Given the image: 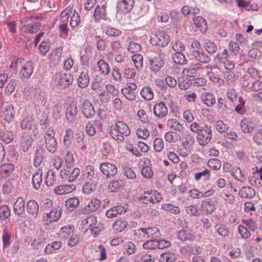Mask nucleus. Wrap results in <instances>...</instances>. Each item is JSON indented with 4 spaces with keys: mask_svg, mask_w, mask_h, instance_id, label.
Returning a JSON list of instances; mask_svg holds the SVG:
<instances>
[{
    "mask_svg": "<svg viewBox=\"0 0 262 262\" xmlns=\"http://www.w3.org/2000/svg\"><path fill=\"white\" fill-rule=\"evenodd\" d=\"M190 129L197 134L196 139L201 145H206L212 139V133L210 125L206 124L202 126L194 122L191 124Z\"/></svg>",
    "mask_w": 262,
    "mask_h": 262,
    "instance_id": "1",
    "label": "nucleus"
},
{
    "mask_svg": "<svg viewBox=\"0 0 262 262\" xmlns=\"http://www.w3.org/2000/svg\"><path fill=\"white\" fill-rule=\"evenodd\" d=\"M191 46L192 49V56L197 61L205 64H207L210 62V58L203 52L201 46L198 41L195 40L193 41L191 43Z\"/></svg>",
    "mask_w": 262,
    "mask_h": 262,
    "instance_id": "2",
    "label": "nucleus"
},
{
    "mask_svg": "<svg viewBox=\"0 0 262 262\" xmlns=\"http://www.w3.org/2000/svg\"><path fill=\"white\" fill-rule=\"evenodd\" d=\"M100 176V173H95V168L91 165H88L85 167V170L82 174L83 181H97Z\"/></svg>",
    "mask_w": 262,
    "mask_h": 262,
    "instance_id": "3",
    "label": "nucleus"
},
{
    "mask_svg": "<svg viewBox=\"0 0 262 262\" xmlns=\"http://www.w3.org/2000/svg\"><path fill=\"white\" fill-rule=\"evenodd\" d=\"M53 131L47 132L45 136L47 149L51 153H54L57 148V143L54 137Z\"/></svg>",
    "mask_w": 262,
    "mask_h": 262,
    "instance_id": "4",
    "label": "nucleus"
},
{
    "mask_svg": "<svg viewBox=\"0 0 262 262\" xmlns=\"http://www.w3.org/2000/svg\"><path fill=\"white\" fill-rule=\"evenodd\" d=\"M169 42V36L162 32L151 38V43L162 47H166Z\"/></svg>",
    "mask_w": 262,
    "mask_h": 262,
    "instance_id": "5",
    "label": "nucleus"
},
{
    "mask_svg": "<svg viewBox=\"0 0 262 262\" xmlns=\"http://www.w3.org/2000/svg\"><path fill=\"white\" fill-rule=\"evenodd\" d=\"M55 77L56 79H58V84L64 88L68 87L73 81L72 75L69 73L64 74L57 73L55 74Z\"/></svg>",
    "mask_w": 262,
    "mask_h": 262,
    "instance_id": "6",
    "label": "nucleus"
},
{
    "mask_svg": "<svg viewBox=\"0 0 262 262\" xmlns=\"http://www.w3.org/2000/svg\"><path fill=\"white\" fill-rule=\"evenodd\" d=\"M21 127L23 129H29L32 130L31 134L35 137L38 134V129L37 124L34 120L29 118L24 119L21 122Z\"/></svg>",
    "mask_w": 262,
    "mask_h": 262,
    "instance_id": "7",
    "label": "nucleus"
},
{
    "mask_svg": "<svg viewBox=\"0 0 262 262\" xmlns=\"http://www.w3.org/2000/svg\"><path fill=\"white\" fill-rule=\"evenodd\" d=\"M62 213V210L61 207L57 206L52 208L50 212L46 213V216L44 215L43 218L45 220V217H47V223L56 222L61 217Z\"/></svg>",
    "mask_w": 262,
    "mask_h": 262,
    "instance_id": "8",
    "label": "nucleus"
},
{
    "mask_svg": "<svg viewBox=\"0 0 262 262\" xmlns=\"http://www.w3.org/2000/svg\"><path fill=\"white\" fill-rule=\"evenodd\" d=\"M150 68L155 72H159L164 66L163 58L159 54H156L154 58L150 59Z\"/></svg>",
    "mask_w": 262,
    "mask_h": 262,
    "instance_id": "9",
    "label": "nucleus"
},
{
    "mask_svg": "<svg viewBox=\"0 0 262 262\" xmlns=\"http://www.w3.org/2000/svg\"><path fill=\"white\" fill-rule=\"evenodd\" d=\"M100 169L102 173L107 178L114 176L117 172L116 166L110 163H103L101 164Z\"/></svg>",
    "mask_w": 262,
    "mask_h": 262,
    "instance_id": "10",
    "label": "nucleus"
},
{
    "mask_svg": "<svg viewBox=\"0 0 262 262\" xmlns=\"http://www.w3.org/2000/svg\"><path fill=\"white\" fill-rule=\"evenodd\" d=\"M154 114L159 119H162L168 114V108L164 102L156 103L154 107Z\"/></svg>",
    "mask_w": 262,
    "mask_h": 262,
    "instance_id": "11",
    "label": "nucleus"
},
{
    "mask_svg": "<svg viewBox=\"0 0 262 262\" xmlns=\"http://www.w3.org/2000/svg\"><path fill=\"white\" fill-rule=\"evenodd\" d=\"M82 113L86 118H92L95 114V110L91 103L85 100L82 105Z\"/></svg>",
    "mask_w": 262,
    "mask_h": 262,
    "instance_id": "12",
    "label": "nucleus"
},
{
    "mask_svg": "<svg viewBox=\"0 0 262 262\" xmlns=\"http://www.w3.org/2000/svg\"><path fill=\"white\" fill-rule=\"evenodd\" d=\"M134 0H121L117 6L118 12L126 13L129 12L134 6Z\"/></svg>",
    "mask_w": 262,
    "mask_h": 262,
    "instance_id": "13",
    "label": "nucleus"
},
{
    "mask_svg": "<svg viewBox=\"0 0 262 262\" xmlns=\"http://www.w3.org/2000/svg\"><path fill=\"white\" fill-rule=\"evenodd\" d=\"M101 201L96 199H92L88 204L83 208L82 212L83 213H89L97 211L100 207Z\"/></svg>",
    "mask_w": 262,
    "mask_h": 262,
    "instance_id": "14",
    "label": "nucleus"
},
{
    "mask_svg": "<svg viewBox=\"0 0 262 262\" xmlns=\"http://www.w3.org/2000/svg\"><path fill=\"white\" fill-rule=\"evenodd\" d=\"M27 211L32 218H36L39 212V205L35 200H30L27 203Z\"/></svg>",
    "mask_w": 262,
    "mask_h": 262,
    "instance_id": "15",
    "label": "nucleus"
},
{
    "mask_svg": "<svg viewBox=\"0 0 262 262\" xmlns=\"http://www.w3.org/2000/svg\"><path fill=\"white\" fill-rule=\"evenodd\" d=\"M33 134H23L20 138V148L24 152L28 151L32 145L33 139Z\"/></svg>",
    "mask_w": 262,
    "mask_h": 262,
    "instance_id": "16",
    "label": "nucleus"
},
{
    "mask_svg": "<svg viewBox=\"0 0 262 262\" xmlns=\"http://www.w3.org/2000/svg\"><path fill=\"white\" fill-rule=\"evenodd\" d=\"M14 169V165L12 163H5L0 166V179L9 177Z\"/></svg>",
    "mask_w": 262,
    "mask_h": 262,
    "instance_id": "17",
    "label": "nucleus"
},
{
    "mask_svg": "<svg viewBox=\"0 0 262 262\" xmlns=\"http://www.w3.org/2000/svg\"><path fill=\"white\" fill-rule=\"evenodd\" d=\"M115 129L120 136H123V137H127L130 134V130L127 124L122 121H117L115 123Z\"/></svg>",
    "mask_w": 262,
    "mask_h": 262,
    "instance_id": "18",
    "label": "nucleus"
},
{
    "mask_svg": "<svg viewBox=\"0 0 262 262\" xmlns=\"http://www.w3.org/2000/svg\"><path fill=\"white\" fill-rule=\"evenodd\" d=\"M77 113L78 109L76 105H70L67 107L66 119L68 122L73 123L76 120Z\"/></svg>",
    "mask_w": 262,
    "mask_h": 262,
    "instance_id": "19",
    "label": "nucleus"
},
{
    "mask_svg": "<svg viewBox=\"0 0 262 262\" xmlns=\"http://www.w3.org/2000/svg\"><path fill=\"white\" fill-rule=\"evenodd\" d=\"M241 128L244 133L250 134L256 127L254 123L248 119H244L241 122Z\"/></svg>",
    "mask_w": 262,
    "mask_h": 262,
    "instance_id": "20",
    "label": "nucleus"
},
{
    "mask_svg": "<svg viewBox=\"0 0 262 262\" xmlns=\"http://www.w3.org/2000/svg\"><path fill=\"white\" fill-rule=\"evenodd\" d=\"M106 6L104 4L101 7L99 6L96 7L94 13V17L96 21L99 22L101 19L106 20Z\"/></svg>",
    "mask_w": 262,
    "mask_h": 262,
    "instance_id": "21",
    "label": "nucleus"
},
{
    "mask_svg": "<svg viewBox=\"0 0 262 262\" xmlns=\"http://www.w3.org/2000/svg\"><path fill=\"white\" fill-rule=\"evenodd\" d=\"M25 210V202L22 198H17L13 205V210L16 215L20 216Z\"/></svg>",
    "mask_w": 262,
    "mask_h": 262,
    "instance_id": "22",
    "label": "nucleus"
},
{
    "mask_svg": "<svg viewBox=\"0 0 262 262\" xmlns=\"http://www.w3.org/2000/svg\"><path fill=\"white\" fill-rule=\"evenodd\" d=\"M84 184L82 187V191L86 194H90L94 192L97 188V181H83Z\"/></svg>",
    "mask_w": 262,
    "mask_h": 262,
    "instance_id": "23",
    "label": "nucleus"
},
{
    "mask_svg": "<svg viewBox=\"0 0 262 262\" xmlns=\"http://www.w3.org/2000/svg\"><path fill=\"white\" fill-rule=\"evenodd\" d=\"M178 238L183 242H192L195 240V237L190 232L186 229L180 230L178 233Z\"/></svg>",
    "mask_w": 262,
    "mask_h": 262,
    "instance_id": "24",
    "label": "nucleus"
},
{
    "mask_svg": "<svg viewBox=\"0 0 262 262\" xmlns=\"http://www.w3.org/2000/svg\"><path fill=\"white\" fill-rule=\"evenodd\" d=\"M75 188L73 185H63L56 187L54 191L57 195H63L72 192Z\"/></svg>",
    "mask_w": 262,
    "mask_h": 262,
    "instance_id": "25",
    "label": "nucleus"
},
{
    "mask_svg": "<svg viewBox=\"0 0 262 262\" xmlns=\"http://www.w3.org/2000/svg\"><path fill=\"white\" fill-rule=\"evenodd\" d=\"M138 231H141L144 233V236L146 235V237L147 238L155 236V238H156L159 237L160 234L159 230L156 227H148L147 228H141L138 230Z\"/></svg>",
    "mask_w": 262,
    "mask_h": 262,
    "instance_id": "26",
    "label": "nucleus"
},
{
    "mask_svg": "<svg viewBox=\"0 0 262 262\" xmlns=\"http://www.w3.org/2000/svg\"><path fill=\"white\" fill-rule=\"evenodd\" d=\"M238 194L242 198L251 199L255 196V191L252 187L244 186L239 191Z\"/></svg>",
    "mask_w": 262,
    "mask_h": 262,
    "instance_id": "27",
    "label": "nucleus"
},
{
    "mask_svg": "<svg viewBox=\"0 0 262 262\" xmlns=\"http://www.w3.org/2000/svg\"><path fill=\"white\" fill-rule=\"evenodd\" d=\"M217 107L220 113L224 116L230 114L231 112V108L227 106L225 100L222 98H219Z\"/></svg>",
    "mask_w": 262,
    "mask_h": 262,
    "instance_id": "28",
    "label": "nucleus"
},
{
    "mask_svg": "<svg viewBox=\"0 0 262 262\" xmlns=\"http://www.w3.org/2000/svg\"><path fill=\"white\" fill-rule=\"evenodd\" d=\"M90 83V77L87 71L81 72L78 78V85L80 88H85Z\"/></svg>",
    "mask_w": 262,
    "mask_h": 262,
    "instance_id": "29",
    "label": "nucleus"
},
{
    "mask_svg": "<svg viewBox=\"0 0 262 262\" xmlns=\"http://www.w3.org/2000/svg\"><path fill=\"white\" fill-rule=\"evenodd\" d=\"M42 171L39 169L38 171L33 174L32 176V184L35 190H38L40 188L42 183Z\"/></svg>",
    "mask_w": 262,
    "mask_h": 262,
    "instance_id": "30",
    "label": "nucleus"
},
{
    "mask_svg": "<svg viewBox=\"0 0 262 262\" xmlns=\"http://www.w3.org/2000/svg\"><path fill=\"white\" fill-rule=\"evenodd\" d=\"M201 99L202 102L208 106H212L215 103V97L211 93L203 94Z\"/></svg>",
    "mask_w": 262,
    "mask_h": 262,
    "instance_id": "31",
    "label": "nucleus"
},
{
    "mask_svg": "<svg viewBox=\"0 0 262 262\" xmlns=\"http://www.w3.org/2000/svg\"><path fill=\"white\" fill-rule=\"evenodd\" d=\"M34 67L31 62H27L21 68V74L23 77L29 78L33 73Z\"/></svg>",
    "mask_w": 262,
    "mask_h": 262,
    "instance_id": "32",
    "label": "nucleus"
},
{
    "mask_svg": "<svg viewBox=\"0 0 262 262\" xmlns=\"http://www.w3.org/2000/svg\"><path fill=\"white\" fill-rule=\"evenodd\" d=\"M193 21L195 26L200 29L202 32H205L207 29V21L201 16L193 18Z\"/></svg>",
    "mask_w": 262,
    "mask_h": 262,
    "instance_id": "33",
    "label": "nucleus"
},
{
    "mask_svg": "<svg viewBox=\"0 0 262 262\" xmlns=\"http://www.w3.org/2000/svg\"><path fill=\"white\" fill-rule=\"evenodd\" d=\"M172 59L175 63L179 65L186 64L188 62L185 55L181 52H176L173 55Z\"/></svg>",
    "mask_w": 262,
    "mask_h": 262,
    "instance_id": "34",
    "label": "nucleus"
},
{
    "mask_svg": "<svg viewBox=\"0 0 262 262\" xmlns=\"http://www.w3.org/2000/svg\"><path fill=\"white\" fill-rule=\"evenodd\" d=\"M62 246V243L60 241L53 242L49 244L45 249V252L46 253L50 254L54 252L55 250L59 249Z\"/></svg>",
    "mask_w": 262,
    "mask_h": 262,
    "instance_id": "35",
    "label": "nucleus"
},
{
    "mask_svg": "<svg viewBox=\"0 0 262 262\" xmlns=\"http://www.w3.org/2000/svg\"><path fill=\"white\" fill-rule=\"evenodd\" d=\"M167 126L171 128L172 129L181 132L183 129V126L180 122L176 119H168L167 121Z\"/></svg>",
    "mask_w": 262,
    "mask_h": 262,
    "instance_id": "36",
    "label": "nucleus"
},
{
    "mask_svg": "<svg viewBox=\"0 0 262 262\" xmlns=\"http://www.w3.org/2000/svg\"><path fill=\"white\" fill-rule=\"evenodd\" d=\"M141 95L145 100H151L154 97V92L149 86H144L140 92Z\"/></svg>",
    "mask_w": 262,
    "mask_h": 262,
    "instance_id": "37",
    "label": "nucleus"
},
{
    "mask_svg": "<svg viewBox=\"0 0 262 262\" xmlns=\"http://www.w3.org/2000/svg\"><path fill=\"white\" fill-rule=\"evenodd\" d=\"M232 176L241 183H244L246 181L244 174L238 167L233 168Z\"/></svg>",
    "mask_w": 262,
    "mask_h": 262,
    "instance_id": "38",
    "label": "nucleus"
},
{
    "mask_svg": "<svg viewBox=\"0 0 262 262\" xmlns=\"http://www.w3.org/2000/svg\"><path fill=\"white\" fill-rule=\"evenodd\" d=\"M176 259V255L171 252H165L161 254L159 261L160 262H174Z\"/></svg>",
    "mask_w": 262,
    "mask_h": 262,
    "instance_id": "39",
    "label": "nucleus"
},
{
    "mask_svg": "<svg viewBox=\"0 0 262 262\" xmlns=\"http://www.w3.org/2000/svg\"><path fill=\"white\" fill-rule=\"evenodd\" d=\"M97 66L99 69V71L103 74L107 75L110 72L108 64L103 60H99L97 62Z\"/></svg>",
    "mask_w": 262,
    "mask_h": 262,
    "instance_id": "40",
    "label": "nucleus"
},
{
    "mask_svg": "<svg viewBox=\"0 0 262 262\" xmlns=\"http://www.w3.org/2000/svg\"><path fill=\"white\" fill-rule=\"evenodd\" d=\"M127 226V222L122 220L116 221L113 225V229L118 232H122L125 230Z\"/></svg>",
    "mask_w": 262,
    "mask_h": 262,
    "instance_id": "41",
    "label": "nucleus"
},
{
    "mask_svg": "<svg viewBox=\"0 0 262 262\" xmlns=\"http://www.w3.org/2000/svg\"><path fill=\"white\" fill-rule=\"evenodd\" d=\"M96 224L97 217L94 215H88L86 218L84 219L81 222V225L83 226H88L90 227L95 226Z\"/></svg>",
    "mask_w": 262,
    "mask_h": 262,
    "instance_id": "42",
    "label": "nucleus"
},
{
    "mask_svg": "<svg viewBox=\"0 0 262 262\" xmlns=\"http://www.w3.org/2000/svg\"><path fill=\"white\" fill-rule=\"evenodd\" d=\"M132 60L137 69L139 70L143 68V59L141 54H135L132 56Z\"/></svg>",
    "mask_w": 262,
    "mask_h": 262,
    "instance_id": "43",
    "label": "nucleus"
},
{
    "mask_svg": "<svg viewBox=\"0 0 262 262\" xmlns=\"http://www.w3.org/2000/svg\"><path fill=\"white\" fill-rule=\"evenodd\" d=\"M161 208L165 211H168L172 214H177L180 213L179 207L174 206L171 204H165L162 205Z\"/></svg>",
    "mask_w": 262,
    "mask_h": 262,
    "instance_id": "44",
    "label": "nucleus"
},
{
    "mask_svg": "<svg viewBox=\"0 0 262 262\" xmlns=\"http://www.w3.org/2000/svg\"><path fill=\"white\" fill-rule=\"evenodd\" d=\"M11 235L10 233L8 231L6 228H5L2 234V241L3 244L4 249L7 247L10 244Z\"/></svg>",
    "mask_w": 262,
    "mask_h": 262,
    "instance_id": "45",
    "label": "nucleus"
},
{
    "mask_svg": "<svg viewBox=\"0 0 262 262\" xmlns=\"http://www.w3.org/2000/svg\"><path fill=\"white\" fill-rule=\"evenodd\" d=\"M253 141L258 145H262V125H259L253 137Z\"/></svg>",
    "mask_w": 262,
    "mask_h": 262,
    "instance_id": "46",
    "label": "nucleus"
},
{
    "mask_svg": "<svg viewBox=\"0 0 262 262\" xmlns=\"http://www.w3.org/2000/svg\"><path fill=\"white\" fill-rule=\"evenodd\" d=\"M122 94L128 100L134 101L136 100V96L135 93L129 88H123L121 90Z\"/></svg>",
    "mask_w": 262,
    "mask_h": 262,
    "instance_id": "47",
    "label": "nucleus"
},
{
    "mask_svg": "<svg viewBox=\"0 0 262 262\" xmlns=\"http://www.w3.org/2000/svg\"><path fill=\"white\" fill-rule=\"evenodd\" d=\"M121 181L119 180L112 181L108 185V189L111 192H118L120 190Z\"/></svg>",
    "mask_w": 262,
    "mask_h": 262,
    "instance_id": "48",
    "label": "nucleus"
},
{
    "mask_svg": "<svg viewBox=\"0 0 262 262\" xmlns=\"http://www.w3.org/2000/svg\"><path fill=\"white\" fill-rule=\"evenodd\" d=\"M10 216V210L6 205L0 207V219L2 220L8 219Z\"/></svg>",
    "mask_w": 262,
    "mask_h": 262,
    "instance_id": "49",
    "label": "nucleus"
},
{
    "mask_svg": "<svg viewBox=\"0 0 262 262\" xmlns=\"http://www.w3.org/2000/svg\"><path fill=\"white\" fill-rule=\"evenodd\" d=\"M238 102L239 103L235 108L236 112L239 114H243L246 111V109L245 107V101L243 100L242 97L238 98Z\"/></svg>",
    "mask_w": 262,
    "mask_h": 262,
    "instance_id": "50",
    "label": "nucleus"
},
{
    "mask_svg": "<svg viewBox=\"0 0 262 262\" xmlns=\"http://www.w3.org/2000/svg\"><path fill=\"white\" fill-rule=\"evenodd\" d=\"M158 244L157 239H151L145 242L143 245V247L145 249H155L158 248Z\"/></svg>",
    "mask_w": 262,
    "mask_h": 262,
    "instance_id": "51",
    "label": "nucleus"
},
{
    "mask_svg": "<svg viewBox=\"0 0 262 262\" xmlns=\"http://www.w3.org/2000/svg\"><path fill=\"white\" fill-rule=\"evenodd\" d=\"M207 165L211 168L217 170L220 169L221 162L218 159H211L208 161Z\"/></svg>",
    "mask_w": 262,
    "mask_h": 262,
    "instance_id": "52",
    "label": "nucleus"
},
{
    "mask_svg": "<svg viewBox=\"0 0 262 262\" xmlns=\"http://www.w3.org/2000/svg\"><path fill=\"white\" fill-rule=\"evenodd\" d=\"M15 112L13 107H9L5 112V119L9 122L14 120Z\"/></svg>",
    "mask_w": 262,
    "mask_h": 262,
    "instance_id": "53",
    "label": "nucleus"
},
{
    "mask_svg": "<svg viewBox=\"0 0 262 262\" xmlns=\"http://www.w3.org/2000/svg\"><path fill=\"white\" fill-rule=\"evenodd\" d=\"M109 134L112 137L118 141L122 142L124 141V137L123 136H120L119 133H117V131L115 129V126L114 128L111 127L109 129Z\"/></svg>",
    "mask_w": 262,
    "mask_h": 262,
    "instance_id": "54",
    "label": "nucleus"
},
{
    "mask_svg": "<svg viewBox=\"0 0 262 262\" xmlns=\"http://www.w3.org/2000/svg\"><path fill=\"white\" fill-rule=\"evenodd\" d=\"M228 56L227 50L224 49L222 52L217 53L215 59L221 63H225V61L227 60Z\"/></svg>",
    "mask_w": 262,
    "mask_h": 262,
    "instance_id": "55",
    "label": "nucleus"
},
{
    "mask_svg": "<svg viewBox=\"0 0 262 262\" xmlns=\"http://www.w3.org/2000/svg\"><path fill=\"white\" fill-rule=\"evenodd\" d=\"M205 47L209 54H213L217 51V46L210 41H208L205 43Z\"/></svg>",
    "mask_w": 262,
    "mask_h": 262,
    "instance_id": "56",
    "label": "nucleus"
},
{
    "mask_svg": "<svg viewBox=\"0 0 262 262\" xmlns=\"http://www.w3.org/2000/svg\"><path fill=\"white\" fill-rule=\"evenodd\" d=\"M80 23V17L76 10L74 11L73 15L71 18L70 26L72 28L77 26Z\"/></svg>",
    "mask_w": 262,
    "mask_h": 262,
    "instance_id": "57",
    "label": "nucleus"
},
{
    "mask_svg": "<svg viewBox=\"0 0 262 262\" xmlns=\"http://www.w3.org/2000/svg\"><path fill=\"white\" fill-rule=\"evenodd\" d=\"M154 147L156 151H161L164 147V143L162 139L160 138H156L154 142Z\"/></svg>",
    "mask_w": 262,
    "mask_h": 262,
    "instance_id": "58",
    "label": "nucleus"
},
{
    "mask_svg": "<svg viewBox=\"0 0 262 262\" xmlns=\"http://www.w3.org/2000/svg\"><path fill=\"white\" fill-rule=\"evenodd\" d=\"M127 49L132 53H137L141 51V46L140 44L132 41L129 43Z\"/></svg>",
    "mask_w": 262,
    "mask_h": 262,
    "instance_id": "59",
    "label": "nucleus"
},
{
    "mask_svg": "<svg viewBox=\"0 0 262 262\" xmlns=\"http://www.w3.org/2000/svg\"><path fill=\"white\" fill-rule=\"evenodd\" d=\"M43 160V156L41 152L36 150L35 158L34 160V164L35 167L39 166Z\"/></svg>",
    "mask_w": 262,
    "mask_h": 262,
    "instance_id": "60",
    "label": "nucleus"
},
{
    "mask_svg": "<svg viewBox=\"0 0 262 262\" xmlns=\"http://www.w3.org/2000/svg\"><path fill=\"white\" fill-rule=\"evenodd\" d=\"M201 208L203 209H205L207 213L211 214L215 210L214 205L210 202H205L201 205Z\"/></svg>",
    "mask_w": 262,
    "mask_h": 262,
    "instance_id": "61",
    "label": "nucleus"
},
{
    "mask_svg": "<svg viewBox=\"0 0 262 262\" xmlns=\"http://www.w3.org/2000/svg\"><path fill=\"white\" fill-rule=\"evenodd\" d=\"M16 85V81L15 79H11L9 83L7 84L5 89V94H10L12 93Z\"/></svg>",
    "mask_w": 262,
    "mask_h": 262,
    "instance_id": "62",
    "label": "nucleus"
},
{
    "mask_svg": "<svg viewBox=\"0 0 262 262\" xmlns=\"http://www.w3.org/2000/svg\"><path fill=\"white\" fill-rule=\"evenodd\" d=\"M238 231L242 237L245 239L249 238L251 235L250 232L243 225H241L238 227Z\"/></svg>",
    "mask_w": 262,
    "mask_h": 262,
    "instance_id": "63",
    "label": "nucleus"
},
{
    "mask_svg": "<svg viewBox=\"0 0 262 262\" xmlns=\"http://www.w3.org/2000/svg\"><path fill=\"white\" fill-rule=\"evenodd\" d=\"M102 229V225L100 224H96L95 226H93L90 228L91 234L95 237L99 234Z\"/></svg>",
    "mask_w": 262,
    "mask_h": 262,
    "instance_id": "64",
    "label": "nucleus"
}]
</instances>
